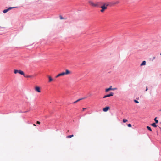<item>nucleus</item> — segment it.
Listing matches in <instances>:
<instances>
[{
  "instance_id": "bb28decb",
  "label": "nucleus",
  "mask_w": 161,
  "mask_h": 161,
  "mask_svg": "<svg viewBox=\"0 0 161 161\" xmlns=\"http://www.w3.org/2000/svg\"><path fill=\"white\" fill-rule=\"evenodd\" d=\"M147 87H146V91H147Z\"/></svg>"
},
{
  "instance_id": "9b49d317",
  "label": "nucleus",
  "mask_w": 161,
  "mask_h": 161,
  "mask_svg": "<svg viewBox=\"0 0 161 161\" xmlns=\"http://www.w3.org/2000/svg\"><path fill=\"white\" fill-rule=\"evenodd\" d=\"M119 3V2L118 1L113 2L112 3V4L113 5H115V4H117Z\"/></svg>"
},
{
  "instance_id": "7ed1b4c3",
  "label": "nucleus",
  "mask_w": 161,
  "mask_h": 161,
  "mask_svg": "<svg viewBox=\"0 0 161 161\" xmlns=\"http://www.w3.org/2000/svg\"><path fill=\"white\" fill-rule=\"evenodd\" d=\"M89 4L91 6L94 7H97L98 5L97 3H94L91 0L89 1L88 2Z\"/></svg>"
},
{
  "instance_id": "412c9836",
  "label": "nucleus",
  "mask_w": 161,
  "mask_h": 161,
  "mask_svg": "<svg viewBox=\"0 0 161 161\" xmlns=\"http://www.w3.org/2000/svg\"><path fill=\"white\" fill-rule=\"evenodd\" d=\"M60 76H61L59 74H58L56 76V78H58V77H59Z\"/></svg>"
},
{
  "instance_id": "9d476101",
  "label": "nucleus",
  "mask_w": 161,
  "mask_h": 161,
  "mask_svg": "<svg viewBox=\"0 0 161 161\" xmlns=\"http://www.w3.org/2000/svg\"><path fill=\"white\" fill-rule=\"evenodd\" d=\"M24 76L26 78H32L34 77V76L33 75H24Z\"/></svg>"
},
{
  "instance_id": "6ab92c4d",
  "label": "nucleus",
  "mask_w": 161,
  "mask_h": 161,
  "mask_svg": "<svg viewBox=\"0 0 161 161\" xmlns=\"http://www.w3.org/2000/svg\"><path fill=\"white\" fill-rule=\"evenodd\" d=\"M128 121L126 119H123V122H124V123H125L126 122H127V121Z\"/></svg>"
},
{
  "instance_id": "c85d7f7f",
  "label": "nucleus",
  "mask_w": 161,
  "mask_h": 161,
  "mask_svg": "<svg viewBox=\"0 0 161 161\" xmlns=\"http://www.w3.org/2000/svg\"><path fill=\"white\" fill-rule=\"evenodd\" d=\"M160 55H161V53L160 54Z\"/></svg>"
},
{
  "instance_id": "aec40b11",
  "label": "nucleus",
  "mask_w": 161,
  "mask_h": 161,
  "mask_svg": "<svg viewBox=\"0 0 161 161\" xmlns=\"http://www.w3.org/2000/svg\"><path fill=\"white\" fill-rule=\"evenodd\" d=\"M60 18L61 19H66V18H65L63 17H62L61 16H60Z\"/></svg>"
},
{
  "instance_id": "5701e85b",
  "label": "nucleus",
  "mask_w": 161,
  "mask_h": 161,
  "mask_svg": "<svg viewBox=\"0 0 161 161\" xmlns=\"http://www.w3.org/2000/svg\"><path fill=\"white\" fill-rule=\"evenodd\" d=\"M134 101L136 103H139V102L137 100H134Z\"/></svg>"
},
{
  "instance_id": "f03ea898",
  "label": "nucleus",
  "mask_w": 161,
  "mask_h": 161,
  "mask_svg": "<svg viewBox=\"0 0 161 161\" xmlns=\"http://www.w3.org/2000/svg\"><path fill=\"white\" fill-rule=\"evenodd\" d=\"M14 74H16L17 73H19L21 75H24V72L21 70H17V69H14Z\"/></svg>"
},
{
  "instance_id": "6e6552de",
  "label": "nucleus",
  "mask_w": 161,
  "mask_h": 161,
  "mask_svg": "<svg viewBox=\"0 0 161 161\" xmlns=\"http://www.w3.org/2000/svg\"><path fill=\"white\" fill-rule=\"evenodd\" d=\"M110 109V107H106L104 108L103 110L104 112H106L108 111Z\"/></svg>"
},
{
  "instance_id": "f257e3e1",
  "label": "nucleus",
  "mask_w": 161,
  "mask_h": 161,
  "mask_svg": "<svg viewBox=\"0 0 161 161\" xmlns=\"http://www.w3.org/2000/svg\"><path fill=\"white\" fill-rule=\"evenodd\" d=\"M71 73L72 72L71 71L67 69L65 70V72H63L61 73H60L59 74L60 75V76H64L65 75H68L71 74Z\"/></svg>"
},
{
  "instance_id": "4be33fe9",
  "label": "nucleus",
  "mask_w": 161,
  "mask_h": 161,
  "mask_svg": "<svg viewBox=\"0 0 161 161\" xmlns=\"http://www.w3.org/2000/svg\"><path fill=\"white\" fill-rule=\"evenodd\" d=\"M128 127H131L132 126H131V124H129L128 125Z\"/></svg>"
},
{
  "instance_id": "a878e982",
  "label": "nucleus",
  "mask_w": 161,
  "mask_h": 161,
  "mask_svg": "<svg viewBox=\"0 0 161 161\" xmlns=\"http://www.w3.org/2000/svg\"><path fill=\"white\" fill-rule=\"evenodd\" d=\"M86 108H83V111H84Z\"/></svg>"
},
{
  "instance_id": "20e7f679",
  "label": "nucleus",
  "mask_w": 161,
  "mask_h": 161,
  "mask_svg": "<svg viewBox=\"0 0 161 161\" xmlns=\"http://www.w3.org/2000/svg\"><path fill=\"white\" fill-rule=\"evenodd\" d=\"M117 89V88H112V86H111L109 88L106 89L105 90V91L106 92H108L110 90H116Z\"/></svg>"
},
{
  "instance_id": "b1692460",
  "label": "nucleus",
  "mask_w": 161,
  "mask_h": 161,
  "mask_svg": "<svg viewBox=\"0 0 161 161\" xmlns=\"http://www.w3.org/2000/svg\"><path fill=\"white\" fill-rule=\"evenodd\" d=\"M104 11V10L103 9H102L100 10V11L102 12H103Z\"/></svg>"
},
{
  "instance_id": "cd10ccee",
  "label": "nucleus",
  "mask_w": 161,
  "mask_h": 161,
  "mask_svg": "<svg viewBox=\"0 0 161 161\" xmlns=\"http://www.w3.org/2000/svg\"><path fill=\"white\" fill-rule=\"evenodd\" d=\"M33 125L34 126H36V125L35 124H33Z\"/></svg>"
},
{
  "instance_id": "f8f14e48",
  "label": "nucleus",
  "mask_w": 161,
  "mask_h": 161,
  "mask_svg": "<svg viewBox=\"0 0 161 161\" xmlns=\"http://www.w3.org/2000/svg\"><path fill=\"white\" fill-rule=\"evenodd\" d=\"M48 78H49V82H51V81H53V79L52 78V77H51V76H48Z\"/></svg>"
},
{
  "instance_id": "4468645a",
  "label": "nucleus",
  "mask_w": 161,
  "mask_h": 161,
  "mask_svg": "<svg viewBox=\"0 0 161 161\" xmlns=\"http://www.w3.org/2000/svg\"><path fill=\"white\" fill-rule=\"evenodd\" d=\"M74 136L73 135H69L67 136L66 138H70Z\"/></svg>"
},
{
  "instance_id": "393cba45",
  "label": "nucleus",
  "mask_w": 161,
  "mask_h": 161,
  "mask_svg": "<svg viewBox=\"0 0 161 161\" xmlns=\"http://www.w3.org/2000/svg\"><path fill=\"white\" fill-rule=\"evenodd\" d=\"M37 123L38 124H40V122L39 121H37Z\"/></svg>"
},
{
  "instance_id": "a211bd4d",
  "label": "nucleus",
  "mask_w": 161,
  "mask_h": 161,
  "mask_svg": "<svg viewBox=\"0 0 161 161\" xmlns=\"http://www.w3.org/2000/svg\"><path fill=\"white\" fill-rule=\"evenodd\" d=\"M156 119H157V117L155 118L154 120L155 121L156 123H158V120H157Z\"/></svg>"
},
{
  "instance_id": "39448f33",
  "label": "nucleus",
  "mask_w": 161,
  "mask_h": 161,
  "mask_svg": "<svg viewBox=\"0 0 161 161\" xmlns=\"http://www.w3.org/2000/svg\"><path fill=\"white\" fill-rule=\"evenodd\" d=\"M35 90L37 92L40 93L41 92V88L38 86H36L35 87Z\"/></svg>"
},
{
  "instance_id": "dca6fc26",
  "label": "nucleus",
  "mask_w": 161,
  "mask_h": 161,
  "mask_svg": "<svg viewBox=\"0 0 161 161\" xmlns=\"http://www.w3.org/2000/svg\"><path fill=\"white\" fill-rule=\"evenodd\" d=\"M84 98H81V99H78V100H77L76 101H75L74 102V103H76L77 102H79V101H80V100H82V99H84Z\"/></svg>"
},
{
  "instance_id": "1a4fd4ad",
  "label": "nucleus",
  "mask_w": 161,
  "mask_h": 161,
  "mask_svg": "<svg viewBox=\"0 0 161 161\" xmlns=\"http://www.w3.org/2000/svg\"><path fill=\"white\" fill-rule=\"evenodd\" d=\"M108 5H107L106 6L105 5L101 6V8L102 9H103L104 10H105L107 8V6H108Z\"/></svg>"
},
{
  "instance_id": "423d86ee",
  "label": "nucleus",
  "mask_w": 161,
  "mask_h": 161,
  "mask_svg": "<svg viewBox=\"0 0 161 161\" xmlns=\"http://www.w3.org/2000/svg\"><path fill=\"white\" fill-rule=\"evenodd\" d=\"M14 8V7H9L8 8L6 9H5L3 11V12L4 13H6L10 10H11V9L13 8Z\"/></svg>"
},
{
  "instance_id": "2eb2a0df",
  "label": "nucleus",
  "mask_w": 161,
  "mask_h": 161,
  "mask_svg": "<svg viewBox=\"0 0 161 161\" xmlns=\"http://www.w3.org/2000/svg\"><path fill=\"white\" fill-rule=\"evenodd\" d=\"M151 125L154 127H157V125H156V124L155 123H153V124H152Z\"/></svg>"
},
{
  "instance_id": "f3484780",
  "label": "nucleus",
  "mask_w": 161,
  "mask_h": 161,
  "mask_svg": "<svg viewBox=\"0 0 161 161\" xmlns=\"http://www.w3.org/2000/svg\"><path fill=\"white\" fill-rule=\"evenodd\" d=\"M147 129L149 130L150 131H152V129L151 128V127L149 126H147Z\"/></svg>"
},
{
  "instance_id": "ddd939ff",
  "label": "nucleus",
  "mask_w": 161,
  "mask_h": 161,
  "mask_svg": "<svg viewBox=\"0 0 161 161\" xmlns=\"http://www.w3.org/2000/svg\"><path fill=\"white\" fill-rule=\"evenodd\" d=\"M146 64V62L145 61H144L142 62L141 64L140 65L142 66L143 65H145Z\"/></svg>"
},
{
  "instance_id": "0eeeda50",
  "label": "nucleus",
  "mask_w": 161,
  "mask_h": 161,
  "mask_svg": "<svg viewBox=\"0 0 161 161\" xmlns=\"http://www.w3.org/2000/svg\"><path fill=\"white\" fill-rule=\"evenodd\" d=\"M113 93L112 92H111L109 94H108L106 95L104 97H103V98H105L107 97H109L110 96H113Z\"/></svg>"
}]
</instances>
